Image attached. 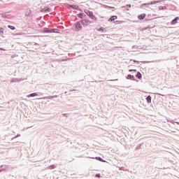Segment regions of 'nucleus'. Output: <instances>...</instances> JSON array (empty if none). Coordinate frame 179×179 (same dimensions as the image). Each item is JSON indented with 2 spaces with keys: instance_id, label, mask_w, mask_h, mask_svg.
<instances>
[{
  "instance_id": "1",
  "label": "nucleus",
  "mask_w": 179,
  "mask_h": 179,
  "mask_svg": "<svg viewBox=\"0 0 179 179\" xmlns=\"http://www.w3.org/2000/svg\"><path fill=\"white\" fill-rule=\"evenodd\" d=\"M85 13H86V15H87V16H89V17L90 19H92V20H97V17H96V16L94 15V14H93V11H90L87 9H85L84 10Z\"/></svg>"
},
{
  "instance_id": "2",
  "label": "nucleus",
  "mask_w": 179,
  "mask_h": 179,
  "mask_svg": "<svg viewBox=\"0 0 179 179\" xmlns=\"http://www.w3.org/2000/svg\"><path fill=\"white\" fill-rule=\"evenodd\" d=\"M80 22H77L75 23L74 26L76 27V31H80L82 30V24H80Z\"/></svg>"
},
{
  "instance_id": "3",
  "label": "nucleus",
  "mask_w": 179,
  "mask_h": 179,
  "mask_svg": "<svg viewBox=\"0 0 179 179\" xmlns=\"http://www.w3.org/2000/svg\"><path fill=\"white\" fill-rule=\"evenodd\" d=\"M80 23L83 26H87V24H90V23H92V22H90V20H88L87 19H84L80 21Z\"/></svg>"
},
{
  "instance_id": "4",
  "label": "nucleus",
  "mask_w": 179,
  "mask_h": 179,
  "mask_svg": "<svg viewBox=\"0 0 179 179\" xmlns=\"http://www.w3.org/2000/svg\"><path fill=\"white\" fill-rule=\"evenodd\" d=\"M77 16L80 18V19H86V17H87V16L86 15V14L83 13H80L78 14H77Z\"/></svg>"
},
{
  "instance_id": "5",
  "label": "nucleus",
  "mask_w": 179,
  "mask_h": 179,
  "mask_svg": "<svg viewBox=\"0 0 179 179\" xmlns=\"http://www.w3.org/2000/svg\"><path fill=\"white\" fill-rule=\"evenodd\" d=\"M159 2H164V0L152 1L148 3V5H156V3H159Z\"/></svg>"
},
{
  "instance_id": "6",
  "label": "nucleus",
  "mask_w": 179,
  "mask_h": 179,
  "mask_svg": "<svg viewBox=\"0 0 179 179\" xmlns=\"http://www.w3.org/2000/svg\"><path fill=\"white\" fill-rule=\"evenodd\" d=\"M90 159H95V160H98V162H101V163H106V160L103 159V158L100 157H90Z\"/></svg>"
},
{
  "instance_id": "7",
  "label": "nucleus",
  "mask_w": 179,
  "mask_h": 179,
  "mask_svg": "<svg viewBox=\"0 0 179 179\" xmlns=\"http://www.w3.org/2000/svg\"><path fill=\"white\" fill-rule=\"evenodd\" d=\"M126 78L129 80H136V78H135V76L131 74L127 75Z\"/></svg>"
},
{
  "instance_id": "8",
  "label": "nucleus",
  "mask_w": 179,
  "mask_h": 179,
  "mask_svg": "<svg viewBox=\"0 0 179 179\" xmlns=\"http://www.w3.org/2000/svg\"><path fill=\"white\" fill-rule=\"evenodd\" d=\"M178 20H179V17H176L171 22V24H172V25L177 24Z\"/></svg>"
},
{
  "instance_id": "9",
  "label": "nucleus",
  "mask_w": 179,
  "mask_h": 179,
  "mask_svg": "<svg viewBox=\"0 0 179 179\" xmlns=\"http://www.w3.org/2000/svg\"><path fill=\"white\" fill-rule=\"evenodd\" d=\"M118 19V17L117 15H112L108 20V22H114V20H117Z\"/></svg>"
},
{
  "instance_id": "10",
  "label": "nucleus",
  "mask_w": 179,
  "mask_h": 179,
  "mask_svg": "<svg viewBox=\"0 0 179 179\" xmlns=\"http://www.w3.org/2000/svg\"><path fill=\"white\" fill-rule=\"evenodd\" d=\"M1 17H8V16H10V14L9 12H5L1 13Z\"/></svg>"
},
{
  "instance_id": "11",
  "label": "nucleus",
  "mask_w": 179,
  "mask_h": 179,
  "mask_svg": "<svg viewBox=\"0 0 179 179\" xmlns=\"http://www.w3.org/2000/svg\"><path fill=\"white\" fill-rule=\"evenodd\" d=\"M145 17H146V13H143L138 15V19H139V20H143Z\"/></svg>"
},
{
  "instance_id": "12",
  "label": "nucleus",
  "mask_w": 179,
  "mask_h": 179,
  "mask_svg": "<svg viewBox=\"0 0 179 179\" xmlns=\"http://www.w3.org/2000/svg\"><path fill=\"white\" fill-rule=\"evenodd\" d=\"M146 101L148 104H150V103H152V96L150 95H148L146 97Z\"/></svg>"
},
{
  "instance_id": "13",
  "label": "nucleus",
  "mask_w": 179,
  "mask_h": 179,
  "mask_svg": "<svg viewBox=\"0 0 179 179\" xmlns=\"http://www.w3.org/2000/svg\"><path fill=\"white\" fill-rule=\"evenodd\" d=\"M43 33H51V29L50 28H43Z\"/></svg>"
},
{
  "instance_id": "14",
  "label": "nucleus",
  "mask_w": 179,
  "mask_h": 179,
  "mask_svg": "<svg viewBox=\"0 0 179 179\" xmlns=\"http://www.w3.org/2000/svg\"><path fill=\"white\" fill-rule=\"evenodd\" d=\"M41 12H51V8H50L48 7H45V8H43L42 10H41Z\"/></svg>"
},
{
  "instance_id": "15",
  "label": "nucleus",
  "mask_w": 179,
  "mask_h": 179,
  "mask_svg": "<svg viewBox=\"0 0 179 179\" xmlns=\"http://www.w3.org/2000/svg\"><path fill=\"white\" fill-rule=\"evenodd\" d=\"M36 96H38V94H37V92H34V93H31V94L27 95V97H28L29 99V97H36Z\"/></svg>"
},
{
  "instance_id": "16",
  "label": "nucleus",
  "mask_w": 179,
  "mask_h": 179,
  "mask_svg": "<svg viewBox=\"0 0 179 179\" xmlns=\"http://www.w3.org/2000/svg\"><path fill=\"white\" fill-rule=\"evenodd\" d=\"M136 78H137V79H142V73H141V72L137 71V73L136 75Z\"/></svg>"
},
{
  "instance_id": "17",
  "label": "nucleus",
  "mask_w": 179,
  "mask_h": 179,
  "mask_svg": "<svg viewBox=\"0 0 179 179\" xmlns=\"http://www.w3.org/2000/svg\"><path fill=\"white\" fill-rule=\"evenodd\" d=\"M128 8H131V4H127L126 6H122V9H126L127 10H129V9H128Z\"/></svg>"
},
{
  "instance_id": "18",
  "label": "nucleus",
  "mask_w": 179,
  "mask_h": 179,
  "mask_svg": "<svg viewBox=\"0 0 179 179\" xmlns=\"http://www.w3.org/2000/svg\"><path fill=\"white\" fill-rule=\"evenodd\" d=\"M6 169V165H1L0 166V173H2V171H3V170H5Z\"/></svg>"
},
{
  "instance_id": "19",
  "label": "nucleus",
  "mask_w": 179,
  "mask_h": 179,
  "mask_svg": "<svg viewBox=\"0 0 179 179\" xmlns=\"http://www.w3.org/2000/svg\"><path fill=\"white\" fill-rule=\"evenodd\" d=\"M98 31H103V33H104V31H107V30H106V28L101 27L99 29H97Z\"/></svg>"
},
{
  "instance_id": "20",
  "label": "nucleus",
  "mask_w": 179,
  "mask_h": 179,
  "mask_svg": "<svg viewBox=\"0 0 179 179\" xmlns=\"http://www.w3.org/2000/svg\"><path fill=\"white\" fill-rule=\"evenodd\" d=\"M51 33H59V29H51Z\"/></svg>"
},
{
  "instance_id": "21",
  "label": "nucleus",
  "mask_w": 179,
  "mask_h": 179,
  "mask_svg": "<svg viewBox=\"0 0 179 179\" xmlns=\"http://www.w3.org/2000/svg\"><path fill=\"white\" fill-rule=\"evenodd\" d=\"M78 8H79V6L78 5H72L71 8L73 9L74 10H78Z\"/></svg>"
},
{
  "instance_id": "22",
  "label": "nucleus",
  "mask_w": 179,
  "mask_h": 179,
  "mask_svg": "<svg viewBox=\"0 0 179 179\" xmlns=\"http://www.w3.org/2000/svg\"><path fill=\"white\" fill-rule=\"evenodd\" d=\"M166 9H167V7H166V6H160L159 7V10H166Z\"/></svg>"
},
{
  "instance_id": "23",
  "label": "nucleus",
  "mask_w": 179,
  "mask_h": 179,
  "mask_svg": "<svg viewBox=\"0 0 179 179\" xmlns=\"http://www.w3.org/2000/svg\"><path fill=\"white\" fill-rule=\"evenodd\" d=\"M25 15H26V16H28V17L31 16V10L27 11Z\"/></svg>"
},
{
  "instance_id": "24",
  "label": "nucleus",
  "mask_w": 179,
  "mask_h": 179,
  "mask_svg": "<svg viewBox=\"0 0 179 179\" xmlns=\"http://www.w3.org/2000/svg\"><path fill=\"white\" fill-rule=\"evenodd\" d=\"M148 3H145L141 4V8H143V6H145L146 8H148V6H149V5H150Z\"/></svg>"
},
{
  "instance_id": "25",
  "label": "nucleus",
  "mask_w": 179,
  "mask_h": 179,
  "mask_svg": "<svg viewBox=\"0 0 179 179\" xmlns=\"http://www.w3.org/2000/svg\"><path fill=\"white\" fill-rule=\"evenodd\" d=\"M8 28L10 29V30H16V27H15L12 25H8Z\"/></svg>"
},
{
  "instance_id": "26",
  "label": "nucleus",
  "mask_w": 179,
  "mask_h": 179,
  "mask_svg": "<svg viewBox=\"0 0 179 179\" xmlns=\"http://www.w3.org/2000/svg\"><path fill=\"white\" fill-rule=\"evenodd\" d=\"M48 168L50 169V170H54V169H55V166L54 164H52L48 166Z\"/></svg>"
},
{
  "instance_id": "27",
  "label": "nucleus",
  "mask_w": 179,
  "mask_h": 179,
  "mask_svg": "<svg viewBox=\"0 0 179 179\" xmlns=\"http://www.w3.org/2000/svg\"><path fill=\"white\" fill-rule=\"evenodd\" d=\"M66 8H68V9H71V8H72V4H66Z\"/></svg>"
},
{
  "instance_id": "28",
  "label": "nucleus",
  "mask_w": 179,
  "mask_h": 179,
  "mask_svg": "<svg viewBox=\"0 0 179 179\" xmlns=\"http://www.w3.org/2000/svg\"><path fill=\"white\" fill-rule=\"evenodd\" d=\"M52 96H45V100H52Z\"/></svg>"
},
{
  "instance_id": "29",
  "label": "nucleus",
  "mask_w": 179,
  "mask_h": 179,
  "mask_svg": "<svg viewBox=\"0 0 179 179\" xmlns=\"http://www.w3.org/2000/svg\"><path fill=\"white\" fill-rule=\"evenodd\" d=\"M141 146H142V144H138V145L136 146L137 150H139V149H141Z\"/></svg>"
},
{
  "instance_id": "30",
  "label": "nucleus",
  "mask_w": 179,
  "mask_h": 179,
  "mask_svg": "<svg viewBox=\"0 0 179 179\" xmlns=\"http://www.w3.org/2000/svg\"><path fill=\"white\" fill-rule=\"evenodd\" d=\"M3 28H0V34H3Z\"/></svg>"
},
{
  "instance_id": "31",
  "label": "nucleus",
  "mask_w": 179,
  "mask_h": 179,
  "mask_svg": "<svg viewBox=\"0 0 179 179\" xmlns=\"http://www.w3.org/2000/svg\"><path fill=\"white\" fill-rule=\"evenodd\" d=\"M129 72H136V69H129Z\"/></svg>"
},
{
  "instance_id": "32",
  "label": "nucleus",
  "mask_w": 179,
  "mask_h": 179,
  "mask_svg": "<svg viewBox=\"0 0 179 179\" xmlns=\"http://www.w3.org/2000/svg\"><path fill=\"white\" fill-rule=\"evenodd\" d=\"M57 97H59L58 95H53V96H52V99H57Z\"/></svg>"
},
{
  "instance_id": "33",
  "label": "nucleus",
  "mask_w": 179,
  "mask_h": 179,
  "mask_svg": "<svg viewBox=\"0 0 179 179\" xmlns=\"http://www.w3.org/2000/svg\"><path fill=\"white\" fill-rule=\"evenodd\" d=\"M157 96H162V97H164V94H160V93H157L156 94Z\"/></svg>"
},
{
  "instance_id": "34",
  "label": "nucleus",
  "mask_w": 179,
  "mask_h": 179,
  "mask_svg": "<svg viewBox=\"0 0 179 179\" xmlns=\"http://www.w3.org/2000/svg\"><path fill=\"white\" fill-rule=\"evenodd\" d=\"M96 177H101V175L100 173H96Z\"/></svg>"
},
{
  "instance_id": "35",
  "label": "nucleus",
  "mask_w": 179,
  "mask_h": 179,
  "mask_svg": "<svg viewBox=\"0 0 179 179\" xmlns=\"http://www.w3.org/2000/svg\"><path fill=\"white\" fill-rule=\"evenodd\" d=\"M18 136H20V134H17V136H15L14 138H13V139H16V138H18Z\"/></svg>"
},
{
  "instance_id": "36",
  "label": "nucleus",
  "mask_w": 179,
  "mask_h": 179,
  "mask_svg": "<svg viewBox=\"0 0 179 179\" xmlns=\"http://www.w3.org/2000/svg\"><path fill=\"white\" fill-rule=\"evenodd\" d=\"M131 61H133V62H136L137 64H139V61L132 60V59Z\"/></svg>"
},
{
  "instance_id": "37",
  "label": "nucleus",
  "mask_w": 179,
  "mask_h": 179,
  "mask_svg": "<svg viewBox=\"0 0 179 179\" xmlns=\"http://www.w3.org/2000/svg\"><path fill=\"white\" fill-rule=\"evenodd\" d=\"M0 50H1V51H6V50H5V49H3V48H0Z\"/></svg>"
},
{
  "instance_id": "38",
  "label": "nucleus",
  "mask_w": 179,
  "mask_h": 179,
  "mask_svg": "<svg viewBox=\"0 0 179 179\" xmlns=\"http://www.w3.org/2000/svg\"><path fill=\"white\" fill-rule=\"evenodd\" d=\"M117 80H118V79H115V80H110V81H111V82H115V81H117Z\"/></svg>"
},
{
  "instance_id": "39",
  "label": "nucleus",
  "mask_w": 179,
  "mask_h": 179,
  "mask_svg": "<svg viewBox=\"0 0 179 179\" xmlns=\"http://www.w3.org/2000/svg\"><path fill=\"white\" fill-rule=\"evenodd\" d=\"M77 10H80V12H82V9H81V8H79V7H78Z\"/></svg>"
},
{
  "instance_id": "40",
  "label": "nucleus",
  "mask_w": 179,
  "mask_h": 179,
  "mask_svg": "<svg viewBox=\"0 0 179 179\" xmlns=\"http://www.w3.org/2000/svg\"><path fill=\"white\" fill-rule=\"evenodd\" d=\"M145 22H149V20H150L145 18Z\"/></svg>"
},
{
  "instance_id": "41",
  "label": "nucleus",
  "mask_w": 179,
  "mask_h": 179,
  "mask_svg": "<svg viewBox=\"0 0 179 179\" xmlns=\"http://www.w3.org/2000/svg\"><path fill=\"white\" fill-rule=\"evenodd\" d=\"M18 79L17 78H15L14 82H17Z\"/></svg>"
},
{
  "instance_id": "42",
  "label": "nucleus",
  "mask_w": 179,
  "mask_h": 179,
  "mask_svg": "<svg viewBox=\"0 0 179 179\" xmlns=\"http://www.w3.org/2000/svg\"><path fill=\"white\" fill-rule=\"evenodd\" d=\"M71 92H76V90H72Z\"/></svg>"
},
{
  "instance_id": "43",
  "label": "nucleus",
  "mask_w": 179,
  "mask_h": 179,
  "mask_svg": "<svg viewBox=\"0 0 179 179\" xmlns=\"http://www.w3.org/2000/svg\"><path fill=\"white\" fill-rule=\"evenodd\" d=\"M176 124H178V125H179V122H177Z\"/></svg>"
},
{
  "instance_id": "44",
  "label": "nucleus",
  "mask_w": 179,
  "mask_h": 179,
  "mask_svg": "<svg viewBox=\"0 0 179 179\" xmlns=\"http://www.w3.org/2000/svg\"><path fill=\"white\" fill-rule=\"evenodd\" d=\"M54 93H55V92H52V94H54Z\"/></svg>"
},
{
  "instance_id": "45",
  "label": "nucleus",
  "mask_w": 179,
  "mask_h": 179,
  "mask_svg": "<svg viewBox=\"0 0 179 179\" xmlns=\"http://www.w3.org/2000/svg\"><path fill=\"white\" fill-rule=\"evenodd\" d=\"M122 169L120 168V170H122Z\"/></svg>"
}]
</instances>
